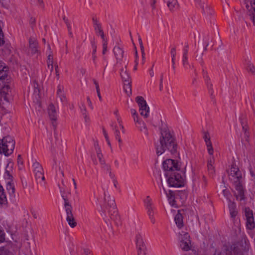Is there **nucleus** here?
Wrapping results in <instances>:
<instances>
[{"label": "nucleus", "instance_id": "1", "mask_svg": "<svg viewBox=\"0 0 255 255\" xmlns=\"http://www.w3.org/2000/svg\"><path fill=\"white\" fill-rule=\"evenodd\" d=\"M177 144L175 139L167 128H164L161 131V137L160 139V144L156 149L158 155H161L166 151H169L173 154L176 152Z\"/></svg>", "mask_w": 255, "mask_h": 255}, {"label": "nucleus", "instance_id": "2", "mask_svg": "<svg viewBox=\"0 0 255 255\" xmlns=\"http://www.w3.org/2000/svg\"><path fill=\"white\" fill-rule=\"evenodd\" d=\"M15 141L10 136L0 139V153L8 156L12 153L14 148Z\"/></svg>", "mask_w": 255, "mask_h": 255}, {"label": "nucleus", "instance_id": "3", "mask_svg": "<svg viewBox=\"0 0 255 255\" xmlns=\"http://www.w3.org/2000/svg\"><path fill=\"white\" fill-rule=\"evenodd\" d=\"M177 171L165 173V175L168 178V182L170 186L179 187L183 186L184 184L185 179V172L183 173V175H181Z\"/></svg>", "mask_w": 255, "mask_h": 255}, {"label": "nucleus", "instance_id": "4", "mask_svg": "<svg viewBox=\"0 0 255 255\" xmlns=\"http://www.w3.org/2000/svg\"><path fill=\"white\" fill-rule=\"evenodd\" d=\"M180 247L182 250L187 252L191 250L192 244L188 233L182 231L179 233Z\"/></svg>", "mask_w": 255, "mask_h": 255}, {"label": "nucleus", "instance_id": "5", "mask_svg": "<svg viewBox=\"0 0 255 255\" xmlns=\"http://www.w3.org/2000/svg\"><path fill=\"white\" fill-rule=\"evenodd\" d=\"M8 83V79L3 81L0 80V95L6 102H8L9 96L11 93V89Z\"/></svg>", "mask_w": 255, "mask_h": 255}, {"label": "nucleus", "instance_id": "6", "mask_svg": "<svg viewBox=\"0 0 255 255\" xmlns=\"http://www.w3.org/2000/svg\"><path fill=\"white\" fill-rule=\"evenodd\" d=\"M135 101L138 105L140 115L144 118H147L149 116V108L146 101L141 96H137L135 98Z\"/></svg>", "mask_w": 255, "mask_h": 255}, {"label": "nucleus", "instance_id": "7", "mask_svg": "<svg viewBox=\"0 0 255 255\" xmlns=\"http://www.w3.org/2000/svg\"><path fill=\"white\" fill-rule=\"evenodd\" d=\"M163 167L165 173L168 172L173 173L174 171L179 170L177 163L172 159H167L164 161L163 163Z\"/></svg>", "mask_w": 255, "mask_h": 255}, {"label": "nucleus", "instance_id": "8", "mask_svg": "<svg viewBox=\"0 0 255 255\" xmlns=\"http://www.w3.org/2000/svg\"><path fill=\"white\" fill-rule=\"evenodd\" d=\"M245 215L247 218V227L250 230H253L255 227V223L252 211L249 209H245Z\"/></svg>", "mask_w": 255, "mask_h": 255}, {"label": "nucleus", "instance_id": "9", "mask_svg": "<svg viewBox=\"0 0 255 255\" xmlns=\"http://www.w3.org/2000/svg\"><path fill=\"white\" fill-rule=\"evenodd\" d=\"M229 176L230 179L234 181L235 180L240 181L242 178V175L239 169L234 165H233L230 171Z\"/></svg>", "mask_w": 255, "mask_h": 255}, {"label": "nucleus", "instance_id": "10", "mask_svg": "<svg viewBox=\"0 0 255 255\" xmlns=\"http://www.w3.org/2000/svg\"><path fill=\"white\" fill-rule=\"evenodd\" d=\"M33 171L35 173V178L36 180L41 179L44 180L43 171L42 166L38 163H34L32 165Z\"/></svg>", "mask_w": 255, "mask_h": 255}, {"label": "nucleus", "instance_id": "11", "mask_svg": "<svg viewBox=\"0 0 255 255\" xmlns=\"http://www.w3.org/2000/svg\"><path fill=\"white\" fill-rule=\"evenodd\" d=\"M47 110L50 120L53 122H56L57 119V115L55 106L53 104H50Z\"/></svg>", "mask_w": 255, "mask_h": 255}, {"label": "nucleus", "instance_id": "12", "mask_svg": "<svg viewBox=\"0 0 255 255\" xmlns=\"http://www.w3.org/2000/svg\"><path fill=\"white\" fill-rule=\"evenodd\" d=\"M8 68L2 62L0 61V80H6L8 79Z\"/></svg>", "mask_w": 255, "mask_h": 255}, {"label": "nucleus", "instance_id": "13", "mask_svg": "<svg viewBox=\"0 0 255 255\" xmlns=\"http://www.w3.org/2000/svg\"><path fill=\"white\" fill-rule=\"evenodd\" d=\"M136 244L138 248V255H146L143 250L144 243L140 237L137 236L136 238Z\"/></svg>", "mask_w": 255, "mask_h": 255}, {"label": "nucleus", "instance_id": "14", "mask_svg": "<svg viewBox=\"0 0 255 255\" xmlns=\"http://www.w3.org/2000/svg\"><path fill=\"white\" fill-rule=\"evenodd\" d=\"M56 96L61 102H64L67 101L66 96L64 92V88L61 86H58L57 87Z\"/></svg>", "mask_w": 255, "mask_h": 255}, {"label": "nucleus", "instance_id": "15", "mask_svg": "<svg viewBox=\"0 0 255 255\" xmlns=\"http://www.w3.org/2000/svg\"><path fill=\"white\" fill-rule=\"evenodd\" d=\"M37 42L34 37H31L29 39V47L31 50L32 54H34L37 52Z\"/></svg>", "mask_w": 255, "mask_h": 255}, {"label": "nucleus", "instance_id": "16", "mask_svg": "<svg viewBox=\"0 0 255 255\" xmlns=\"http://www.w3.org/2000/svg\"><path fill=\"white\" fill-rule=\"evenodd\" d=\"M174 220L175 223L179 229H181L183 227L184 224L183 221V216L180 213V211H178V213L176 215Z\"/></svg>", "mask_w": 255, "mask_h": 255}, {"label": "nucleus", "instance_id": "17", "mask_svg": "<svg viewBox=\"0 0 255 255\" xmlns=\"http://www.w3.org/2000/svg\"><path fill=\"white\" fill-rule=\"evenodd\" d=\"M6 195L14 196L15 188L14 186L10 182H8L6 185Z\"/></svg>", "mask_w": 255, "mask_h": 255}, {"label": "nucleus", "instance_id": "18", "mask_svg": "<svg viewBox=\"0 0 255 255\" xmlns=\"http://www.w3.org/2000/svg\"><path fill=\"white\" fill-rule=\"evenodd\" d=\"M7 202L6 193L2 186L0 185V205L5 204Z\"/></svg>", "mask_w": 255, "mask_h": 255}, {"label": "nucleus", "instance_id": "19", "mask_svg": "<svg viewBox=\"0 0 255 255\" xmlns=\"http://www.w3.org/2000/svg\"><path fill=\"white\" fill-rule=\"evenodd\" d=\"M64 207L65 209V211L66 213L67 217L71 216L73 215L72 213V207L68 202V200L64 199Z\"/></svg>", "mask_w": 255, "mask_h": 255}, {"label": "nucleus", "instance_id": "20", "mask_svg": "<svg viewBox=\"0 0 255 255\" xmlns=\"http://www.w3.org/2000/svg\"><path fill=\"white\" fill-rule=\"evenodd\" d=\"M114 50L117 59L121 60L123 56V50L119 47L115 48Z\"/></svg>", "mask_w": 255, "mask_h": 255}, {"label": "nucleus", "instance_id": "21", "mask_svg": "<svg viewBox=\"0 0 255 255\" xmlns=\"http://www.w3.org/2000/svg\"><path fill=\"white\" fill-rule=\"evenodd\" d=\"M66 221H67L68 225L72 228L75 227L77 225V223L73 215H72L71 217H66Z\"/></svg>", "mask_w": 255, "mask_h": 255}, {"label": "nucleus", "instance_id": "22", "mask_svg": "<svg viewBox=\"0 0 255 255\" xmlns=\"http://www.w3.org/2000/svg\"><path fill=\"white\" fill-rule=\"evenodd\" d=\"M33 87L34 88V95L35 98L38 101V99L40 98V89L38 87V84L35 81H33Z\"/></svg>", "mask_w": 255, "mask_h": 255}, {"label": "nucleus", "instance_id": "23", "mask_svg": "<svg viewBox=\"0 0 255 255\" xmlns=\"http://www.w3.org/2000/svg\"><path fill=\"white\" fill-rule=\"evenodd\" d=\"M235 188H236V192H240L242 191H244L243 187L241 184V181H238L235 180L234 182Z\"/></svg>", "mask_w": 255, "mask_h": 255}, {"label": "nucleus", "instance_id": "24", "mask_svg": "<svg viewBox=\"0 0 255 255\" xmlns=\"http://www.w3.org/2000/svg\"><path fill=\"white\" fill-rule=\"evenodd\" d=\"M121 75L122 78V79L125 81L128 82L129 81V77L127 74V71L125 68H123L121 69Z\"/></svg>", "mask_w": 255, "mask_h": 255}, {"label": "nucleus", "instance_id": "25", "mask_svg": "<svg viewBox=\"0 0 255 255\" xmlns=\"http://www.w3.org/2000/svg\"><path fill=\"white\" fill-rule=\"evenodd\" d=\"M203 138L206 143V145L210 146V144L211 143V142L210 140V136L208 132L205 131L204 132Z\"/></svg>", "mask_w": 255, "mask_h": 255}, {"label": "nucleus", "instance_id": "26", "mask_svg": "<svg viewBox=\"0 0 255 255\" xmlns=\"http://www.w3.org/2000/svg\"><path fill=\"white\" fill-rule=\"evenodd\" d=\"M235 196L236 197L237 199L240 201H243L245 200L244 191L240 192H235Z\"/></svg>", "mask_w": 255, "mask_h": 255}, {"label": "nucleus", "instance_id": "27", "mask_svg": "<svg viewBox=\"0 0 255 255\" xmlns=\"http://www.w3.org/2000/svg\"><path fill=\"white\" fill-rule=\"evenodd\" d=\"M124 89L127 95L129 96L131 94V88L129 85V82H128L127 84H125L124 86Z\"/></svg>", "mask_w": 255, "mask_h": 255}, {"label": "nucleus", "instance_id": "28", "mask_svg": "<svg viewBox=\"0 0 255 255\" xmlns=\"http://www.w3.org/2000/svg\"><path fill=\"white\" fill-rule=\"evenodd\" d=\"M247 69L248 72L255 75V66L253 63H249Z\"/></svg>", "mask_w": 255, "mask_h": 255}, {"label": "nucleus", "instance_id": "29", "mask_svg": "<svg viewBox=\"0 0 255 255\" xmlns=\"http://www.w3.org/2000/svg\"><path fill=\"white\" fill-rule=\"evenodd\" d=\"M177 3V0H167V6L171 9L175 7Z\"/></svg>", "mask_w": 255, "mask_h": 255}, {"label": "nucleus", "instance_id": "30", "mask_svg": "<svg viewBox=\"0 0 255 255\" xmlns=\"http://www.w3.org/2000/svg\"><path fill=\"white\" fill-rule=\"evenodd\" d=\"M145 202L147 204V208L148 209V212H149V214H151L152 209L151 208V204L150 203V200L148 196L147 197L146 199L145 200Z\"/></svg>", "mask_w": 255, "mask_h": 255}, {"label": "nucleus", "instance_id": "31", "mask_svg": "<svg viewBox=\"0 0 255 255\" xmlns=\"http://www.w3.org/2000/svg\"><path fill=\"white\" fill-rule=\"evenodd\" d=\"M1 26L2 22L0 21V46L3 44L4 42L3 40V34L2 31Z\"/></svg>", "mask_w": 255, "mask_h": 255}, {"label": "nucleus", "instance_id": "32", "mask_svg": "<svg viewBox=\"0 0 255 255\" xmlns=\"http://www.w3.org/2000/svg\"><path fill=\"white\" fill-rule=\"evenodd\" d=\"M131 113L132 114L134 121L139 123L138 115L134 109L131 110Z\"/></svg>", "mask_w": 255, "mask_h": 255}, {"label": "nucleus", "instance_id": "33", "mask_svg": "<svg viewBox=\"0 0 255 255\" xmlns=\"http://www.w3.org/2000/svg\"><path fill=\"white\" fill-rule=\"evenodd\" d=\"M47 64H53V55L51 51L50 52L49 54L47 56Z\"/></svg>", "mask_w": 255, "mask_h": 255}, {"label": "nucleus", "instance_id": "34", "mask_svg": "<svg viewBox=\"0 0 255 255\" xmlns=\"http://www.w3.org/2000/svg\"><path fill=\"white\" fill-rule=\"evenodd\" d=\"M166 194L168 198V200L172 199V198H173V197L175 196L174 192L171 190H168V191L166 192Z\"/></svg>", "mask_w": 255, "mask_h": 255}, {"label": "nucleus", "instance_id": "35", "mask_svg": "<svg viewBox=\"0 0 255 255\" xmlns=\"http://www.w3.org/2000/svg\"><path fill=\"white\" fill-rule=\"evenodd\" d=\"M5 240V234L2 230H0V243L3 242Z\"/></svg>", "mask_w": 255, "mask_h": 255}, {"label": "nucleus", "instance_id": "36", "mask_svg": "<svg viewBox=\"0 0 255 255\" xmlns=\"http://www.w3.org/2000/svg\"><path fill=\"white\" fill-rule=\"evenodd\" d=\"M169 204L171 206L175 207H177V205L176 204V201L175 200V196L173 198H172V199L168 200Z\"/></svg>", "mask_w": 255, "mask_h": 255}, {"label": "nucleus", "instance_id": "37", "mask_svg": "<svg viewBox=\"0 0 255 255\" xmlns=\"http://www.w3.org/2000/svg\"><path fill=\"white\" fill-rule=\"evenodd\" d=\"M140 130L145 134H147V128L144 124H143V127L140 129Z\"/></svg>", "mask_w": 255, "mask_h": 255}, {"label": "nucleus", "instance_id": "38", "mask_svg": "<svg viewBox=\"0 0 255 255\" xmlns=\"http://www.w3.org/2000/svg\"><path fill=\"white\" fill-rule=\"evenodd\" d=\"M208 169L209 170L212 171L214 169V167L212 164V160H210L208 161Z\"/></svg>", "mask_w": 255, "mask_h": 255}, {"label": "nucleus", "instance_id": "39", "mask_svg": "<svg viewBox=\"0 0 255 255\" xmlns=\"http://www.w3.org/2000/svg\"><path fill=\"white\" fill-rule=\"evenodd\" d=\"M208 148V152L210 155H212L213 153V149L212 146V143L210 144V145H207Z\"/></svg>", "mask_w": 255, "mask_h": 255}, {"label": "nucleus", "instance_id": "40", "mask_svg": "<svg viewBox=\"0 0 255 255\" xmlns=\"http://www.w3.org/2000/svg\"><path fill=\"white\" fill-rule=\"evenodd\" d=\"M97 27L98 28L99 32L101 36V37L103 38L104 40H105L104 32L102 29H101V28L99 26H97Z\"/></svg>", "mask_w": 255, "mask_h": 255}, {"label": "nucleus", "instance_id": "41", "mask_svg": "<svg viewBox=\"0 0 255 255\" xmlns=\"http://www.w3.org/2000/svg\"><path fill=\"white\" fill-rule=\"evenodd\" d=\"M104 134L105 137L107 141L108 145L111 146V143H110V140L109 139L108 134L106 133V132L105 130L104 131Z\"/></svg>", "mask_w": 255, "mask_h": 255}, {"label": "nucleus", "instance_id": "42", "mask_svg": "<svg viewBox=\"0 0 255 255\" xmlns=\"http://www.w3.org/2000/svg\"><path fill=\"white\" fill-rule=\"evenodd\" d=\"M96 150L97 151V156L99 158V160H101L102 155V154L101 153V150L99 148H98V149L96 148Z\"/></svg>", "mask_w": 255, "mask_h": 255}, {"label": "nucleus", "instance_id": "43", "mask_svg": "<svg viewBox=\"0 0 255 255\" xmlns=\"http://www.w3.org/2000/svg\"><path fill=\"white\" fill-rule=\"evenodd\" d=\"M107 42H106V41H105L104 42V43L103 44V54H105L107 51Z\"/></svg>", "mask_w": 255, "mask_h": 255}, {"label": "nucleus", "instance_id": "44", "mask_svg": "<svg viewBox=\"0 0 255 255\" xmlns=\"http://www.w3.org/2000/svg\"><path fill=\"white\" fill-rule=\"evenodd\" d=\"M214 255H227V253L225 251L223 252H216Z\"/></svg>", "mask_w": 255, "mask_h": 255}, {"label": "nucleus", "instance_id": "45", "mask_svg": "<svg viewBox=\"0 0 255 255\" xmlns=\"http://www.w3.org/2000/svg\"><path fill=\"white\" fill-rule=\"evenodd\" d=\"M92 44L93 48V55H94L95 54V53L96 52L97 46L96 45H95L94 42H92Z\"/></svg>", "mask_w": 255, "mask_h": 255}, {"label": "nucleus", "instance_id": "46", "mask_svg": "<svg viewBox=\"0 0 255 255\" xmlns=\"http://www.w3.org/2000/svg\"><path fill=\"white\" fill-rule=\"evenodd\" d=\"M96 90H97V94H98V97L100 99H101V95H100V89H99L98 85H97V86H96Z\"/></svg>", "mask_w": 255, "mask_h": 255}, {"label": "nucleus", "instance_id": "47", "mask_svg": "<svg viewBox=\"0 0 255 255\" xmlns=\"http://www.w3.org/2000/svg\"><path fill=\"white\" fill-rule=\"evenodd\" d=\"M47 67L51 72L53 69V64H47Z\"/></svg>", "mask_w": 255, "mask_h": 255}, {"label": "nucleus", "instance_id": "48", "mask_svg": "<svg viewBox=\"0 0 255 255\" xmlns=\"http://www.w3.org/2000/svg\"><path fill=\"white\" fill-rule=\"evenodd\" d=\"M30 23L31 24H34L35 22V18L34 17H31L29 20Z\"/></svg>", "mask_w": 255, "mask_h": 255}, {"label": "nucleus", "instance_id": "49", "mask_svg": "<svg viewBox=\"0 0 255 255\" xmlns=\"http://www.w3.org/2000/svg\"><path fill=\"white\" fill-rule=\"evenodd\" d=\"M149 74L151 77H153L154 75V72L152 69L149 71Z\"/></svg>", "mask_w": 255, "mask_h": 255}, {"label": "nucleus", "instance_id": "50", "mask_svg": "<svg viewBox=\"0 0 255 255\" xmlns=\"http://www.w3.org/2000/svg\"><path fill=\"white\" fill-rule=\"evenodd\" d=\"M139 43H140V45L141 49V50H143V46L142 45V43L141 39H139Z\"/></svg>", "mask_w": 255, "mask_h": 255}, {"label": "nucleus", "instance_id": "51", "mask_svg": "<svg viewBox=\"0 0 255 255\" xmlns=\"http://www.w3.org/2000/svg\"><path fill=\"white\" fill-rule=\"evenodd\" d=\"M55 71H56V74L57 76H59V73L58 71V65L55 66Z\"/></svg>", "mask_w": 255, "mask_h": 255}, {"label": "nucleus", "instance_id": "52", "mask_svg": "<svg viewBox=\"0 0 255 255\" xmlns=\"http://www.w3.org/2000/svg\"><path fill=\"white\" fill-rule=\"evenodd\" d=\"M231 215L232 217H234L237 215V212L236 211H233L231 213Z\"/></svg>", "mask_w": 255, "mask_h": 255}, {"label": "nucleus", "instance_id": "53", "mask_svg": "<svg viewBox=\"0 0 255 255\" xmlns=\"http://www.w3.org/2000/svg\"><path fill=\"white\" fill-rule=\"evenodd\" d=\"M72 181H73V184L74 185V188L76 189L77 188V185H76V181L74 179H72Z\"/></svg>", "mask_w": 255, "mask_h": 255}, {"label": "nucleus", "instance_id": "54", "mask_svg": "<svg viewBox=\"0 0 255 255\" xmlns=\"http://www.w3.org/2000/svg\"><path fill=\"white\" fill-rule=\"evenodd\" d=\"M252 19L253 21V23L254 24V25H255V15H253L252 16Z\"/></svg>", "mask_w": 255, "mask_h": 255}, {"label": "nucleus", "instance_id": "55", "mask_svg": "<svg viewBox=\"0 0 255 255\" xmlns=\"http://www.w3.org/2000/svg\"><path fill=\"white\" fill-rule=\"evenodd\" d=\"M20 158H21V156L20 155H19L18 156V163L19 164L20 162Z\"/></svg>", "mask_w": 255, "mask_h": 255}, {"label": "nucleus", "instance_id": "56", "mask_svg": "<svg viewBox=\"0 0 255 255\" xmlns=\"http://www.w3.org/2000/svg\"><path fill=\"white\" fill-rule=\"evenodd\" d=\"M187 60V57L186 55H184V58H183V62L184 63L186 60Z\"/></svg>", "mask_w": 255, "mask_h": 255}, {"label": "nucleus", "instance_id": "57", "mask_svg": "<svg viewBox=\"0 0 255 255\" xmlns=\"http://www.w3.org/2000/svg\"><path fill=\"white\" fill-rule=\"evenodd\" d=\"M119 113V111L118 110H116L115 112H114V114L115 115H116L117 116H118V114Z\"/></svg>", "mask_w": 255, "mask_h": 255}, {"label": "nucleus", "instance_id": "58", "mask_svg": "<svg viewBox=\"0 0 255 255\" xmlns=\"http://www.w3.org/2000/svg\"><path fill=\"white\" fill-rule=\"evenodd\" d=\"M155 2H156V0H153V4H152V5L153 8H154V4H155Z\"/></svg>", "mask_w": 255, "mask_h": 255}, {"label": "nucleus", "instance_id": "59", "mask_svg": "<svg viewBox=\"0 0 255 255\" xmlns=\"http://www.w3.org/2000/svg\"><path fill=\"white\" fill-rule=\"evenodd\" d=\"M96 58V56L95 54L93 55V60L94 61Z\"/></svg>", "mask_w": 255, "mask_h": 255}, {"label": "nucleus", "instance_id": "60", "mask_svg": "<svg viewBox=\"0 0 255 255\" xmlns=\"http://www.w3.org/2000/svg\"><path fill=\"white\" fill-rule=\"evenodd\" d=\"M40 3H43V0H37Z\"/></svg>", "mask_w": 255, "mask_h": 255}, {"label": "nucleus", "instance_id": "61", "mask_svg": "<svg viewBox=\"0 0 255 255\" xmlns=\"http://www.w3.org/2000/svg\"><path fill=\"white\" fill-rule=\"evenodd\" d=\"M223 192H224V194H225V195L226 193H227V191L226 190H224L223 191Z\"/></svg>", "mask_w": 255, "mask_h": 255}, {"label": "nucleus", "instance_id": "62", "mask_svg": "<svg viewBox=\"0 0 255 255\" xmlns=\"http://www.w3.org/2000/svg\"><path fill=\"white\" fill-rule=\"evenodd\" d=\"M48 49H49L50 50H51V47H50V46L49 44H48Z\"/></svg>", "mask_w": 255, "mask_h": 255}, {"label": "nucleus", "instance_id": "63", "mask_svg": "<svg viewBox=\"0 0 255 255\" xmlns=\"http://www.w3.org/2000/svg\"><path fill=\"white\" fill-rule=\"evenodd\" d=\"M135 55H136V57L137 56V51H135Z\"/></svg>", "mask_w": 255, "mask_h": 255}, {"label": "nucleus", "instance_id": "64", "mask_svg": "<svg viewBox=\"0 0 255 255\" xmlns=\"http://www.w3.org/2000/svg\"><path fill=\"white\" fill-rule=\"evenodd\" d=\"M134 70H136V66H135L134 68Z\"/></svg>", "mask_w": 255, "mask_h": 255}]
</instances>
